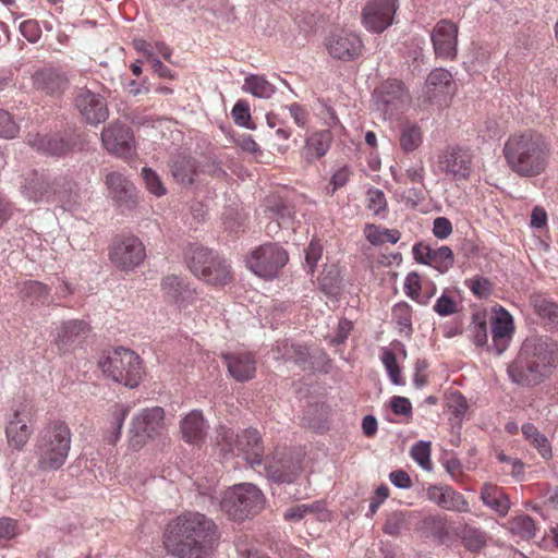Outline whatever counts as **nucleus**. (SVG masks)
<instances>
[{
  "label": "nucleus",
  "mask_w": 558,
  "mask_h": 558,
  "mask_svg": "<svg viewBox=\"0 0 558 558\" xmlns=\"http://www.w3.org/2000/svg\"><path fill=\"white\" fill-rule=\"evenodd\" d=\"M220 537L216 523L205 514L185 511L165 533V548L177 558H209Z\"/></svg>",
  "instance_id": "nucleus-1"
},
{
  "label": "nucleus",
  "mask_w": 558,
  "mask_h": 558,
  "mask_svg": "<svg viewBox=\"0 0 558 558\" xmlns=\"http://www.w3.org/2000/svg\"><path fill=\"white\" fill-rule=\"evenodd\" d=\"M548 151L544 137L531 130L512 134L504 146L507 163L521 177L541 174L547 166Z\"/></svg>",
  "instance_id": "nucleus-2"
},
{
  "label": "nucleus",
  "mask_w": 558,
  "mask_h": 558,
  "mask_svg": "<svg viewBox=\"0 0 558 558\" xmlns=\"http://www.w3.org/2000/svg\"><path fill=\"white\" fill-rule=\"evenodd\" d=\"M71 446V432L62 421L49 423L39 434L36 444L38 468L59 470L65 462Z\"/></svg>",
  "instance_id": "nucleus-3"
},
{
  "label": "nucleus",
  "mask_w": 558,
  "mask_h": 558,
  "mask_svg": "<svg viewBox=\"0 0 558 558\" xmlns=\"http://www.w3.org/2000/svg\"><path fill=\"white\" fill-rule=\"evenodd\" d=\"M264 505L265 498L262 490L251 483L228 488L220 501L221 510L233 521H244L256 515Z\"/></svg>",
  "instance_id": "nucleus-4"
},
{
  "label": "nucleus",
  "mask_w": 558,
  "mask_h": 558,
  "mask_svg": "<svg viewBox=\"0 0 558 558\" xmlns=\"http://www.w3.org/2000/svg\"><path fill=\"white\" fill-rule=\"evenodd\" d=\"M98 365L113 381L130 388L137 387L143 376L141 357L122 347L102 356Z\"/></svg>",
  "instance_id": "nucleus-5"
},
{
  "label": "nucleus",
  "mask_w": 558,
  "mask_h": 558,
  "mask_svg": "<svg viewBox=\"0 0 558 558\" xmlns=\"http://www.w3.org/2000/svg\"><path fill=\"white\" fill-rule=\"evenodd\" d=\"M27 143L39 153L61 157L74 150H83L86 145V138L83 133L69 130L63 134L56 135L28 134Z\"/></svg>",
  "instance_id": "nucleus-6"
},
{
  "label": "nucleus",
  "mask_w": 558,
  "mask_h": 558,
  "mask_svg": "<svg viewBox=\"0 0 558 558\" xmlns=\"http://www.w3.org/2000/svg\"><path fill=\"white\" fill-rule=\"evenodd\" d=\"M219 258L220 256L208 248L196 244L191 245L185 253L190 270L196 277L213 286H225L232 280L231 270L222 267H218L217 271L219 274L215 275L216 277H210L209 268L215 265L219 266Z\"/></svg>",
  "instance_id": "nucleus-7"
},
{
  "label": "nucleus",
  "mask_w": 558,
  "mask_h": 558,
  "mask_svg": "<svg viewBox=\"0 0 558 558\" xmlns=\"http://www.w3.org/2000/svg\"><path fill=\"white\" fill-rule=\"evenodd\" d=\"M23 194L34 202H38L44 197L50 198L51 195H56V201L61 203L62 206L69 210L77 203L76 194L72 193V184L65 179L50 183L44 175L35 174L26 181Z\"/></svg>",
  "instance_id": "nucleus-8"
},
{
  "label": "nucleus",
  "mask_w": 558,
  "mask_h": 558,
  "mask_svg": "<svg viewBox=\"0 0 558 558\" xmlns=\"http://www.w3.org/2000/svg\"><path fill=\"white\" fill-rule=\"evenodd\" d=\"M289 260L287 251L277 243L263 244L254 250L246 263L262 278H274Z\"/></svg>",
  "instance_id": "nucleus-9"
},
{
  "label": "nucleus",
  "mask_w": 558,
  "mask_h": 558,
  "mask_svg": "<svg viewBox=\"0 0 558 558\" xmlns=\"http://www.w3.org/2000/svg\"><path fill=\"white\" fill-rule=\"evenodd\" d=\"M165 411L160 407L143 410L132 421L130 428V446L133 449L141 448L147 438L160 435L165 429Z\"/></svg>",
  "instance_id": "nucleus-10"
},
{
  "label": "nucleus",
  "mask_w": 558,
  "mask_h": 558,
  "mask_svg": "<svg viewBox=\"0 0 558 558\" xmlns=\"http://www.w3.org/2000/svg\"><path fill=\"white\" fill-rule=\"evenodd\" d=\"M373 96L377 110L388 119L402 112L410 104L409 93L398 80H387L375 89Z\"/></svg>",
  "instance_id": "nucleus-11"
},
{
  "label": "nucleus",
  "mask_w": 558,
  "mask_h": 558,
  "mask_svg": "<svg viewBox=\"0 0 558 558\" xmlns=\"http://www.w3.org/2000/svg\"><path fill=\"white\" fill-rule=\"evenodd\" d=\"M473 159L470 148L447 146L438 156V168L454 181H465L472 173Z\"/></svg>",
  "instance_id": "nucleus-12"
},
{
  "label": "nucleus",
  "mask_w": 558,
  "mask_h": 558,
  "mask_svg": "<svg viewBox=\"0 0 558 558\" xmlns=\"http://www.w3.org/2000/svg\"><path fill=\"white\" fill-rule=\"evenodd\" d=\"M145 257V247L138 238L134 235L118 236L112 241L109 258L117 268L132 270L140 266Z\"/></svg>",
  "instance_id": "nucleus-13"
},
{
  "label": "nucleus",
  "mask_w": 558,
  "mask_h": 558,
  "mask_svg": "<svg viewBox=\"0 0 558 558\" xmlns=\"http://www.w3.org/2000/svg\"><path fill=\"white\" fill-rule=\"evenodd\" d=\"M520 353L547 374L558 363V343L547 336L527 338Z\"/></svg>",
  "instance_id": "nucleus-14"
},
{
  "label": "nucleus",
  "mask_w": 558,
  "mask_h": 558,
  "mask_svg": "<svg viewBox=\"0 0 558 558\" xmlns=\"http://www.w3.org/2000/svg\"><path fill=\"white\" fill-rule=\"evenodd\" d=\"M74 107L88 124L97 125L109 117L106 99L86 87L77 88L75 92Z\"/></svg>",
  "instance_id": "nucleus-15"
},
{
  "label": "nucleus",
  "mask_w": 558,
  "mask_h": 558,
  "mask_svg": "<svg viewBox=\"0 0 558 558\" xmlns=\"http://www.w3.org/2000/svg\"><path fill=\"white\" fill-rule=\"evenodd\" d=\"M398 9V0H372L362 11V23L364 27L380 34L393 23Z\"/></svg>",
  "instance_id": "nucleus-16"
},
{
  "label": "nucleus",
  "mask_w": 558,
  "mask_h": 558,
  "mask_svg": "<svg viewBox=\"0 0 558 558\" xmlns=\"http://www.w3.org/2000/svg\"><path fill=\"white\" fill-rule=\"evenodd\" d=\"M105 182L109 196L122 213L131 211L137 206V190L125 175L118 171H112L106 175Z\"/></svg>",
  "instance_id": "nucleus-17"
},
{
  "label": "nucleus",
  "mask_w": 558,
  "mask_h": 558,
  "mask_svg": "<svg viewBox=\"0 0 558 558\" xmlns=\"http://www.w3.org/2000/svg\"><path fill=\"white\" fill-rule=\"evenodd\" d=\"M329 54L338 60L348 62L362 54L364 45L361 37L353 32H339L326 38Z\"/></svg>",
  "instance_id": "nucleus-18"
},
{
  "label": "nucleus",
  "mask_w": 558,
  "mask_h": 558,
  "mask_svg": "<svg viewBox=\"0 0 558 558\" xmlns=\"http://www.w3.org/2000/svg\"><path fill=\"white\" fill-rule=\"evenodd\" d=\"M458 33L457 24L449 20H440L435 25L430 38L437 58L453 60L457 57Z\"/></svg>",
  "instance_id": "nucleus-19"
},
{
  "label": "nucleus",
  "mask_w": 558,
  "mask_h": 558,
  "mask_svg": "<svg viewBox=\"0 0 558 558\" xmlns=\"http://www.w3.org/2000/svg\"><path fill=\"white\" fill-rule=\"evenodd\" d=\"M101 142L109 153L125 157L134 146L133 132L125 123L113 121L104 128Z\"/></svg>",
  "instance_id": "nucleus-20"
},
{
  "label": "nucleus",
  "mask_w": 558,
  "mask_h": 558,
  "mask_svg": "<svg viewBox=\"0 0 558 558\" xmlns=\"http://www.w3.org/2000/svg\"><path fill=\"white\" fill-rule=\"evenodd\" d=\"M90 331L87 322L81 319H72L64 322L59 328L54 338V344L58 352L65 354L74 350L81 344Z\"/></svg>",
  "instance_id": "nucleus-21"
},
{
  "label": "nucleus",
  "mask_w": 558,
  "mask_h": 558,
  "mask_svg": "<svg viewBox=\"0 0 558 558\" xmlns=\"http://www.w3.org/2000/svg\"><path fill=\"white\" fill-rule=\"evenodd\" d=\"M414 259L424 265L432 266L440 272L448 271L454 264L453 252L449 246L433 248L422 242L413 246Z\"/></svg>",
  "instance_id": "nucleus-22"
},
{
  "label": "nucleus",
  "mask_w": 558,
  "mask_h": 558,
  "mask_svg": "<svg viewBox=\"0 0 558 558\" xmlns=\"http://www.w3.org/2000/svg\"><path fill=\"white\" fill-rule=\"evenodd\" d=\"M511 380L518 385L533 387L541 384L548 375L534 362L519 353V356L508 366Z\"/></svg>",
  "instance_id": "nucleus-23"
},
{
  "label": "nucleus",
  "mask_w": 558,
  "mask_h": 558,
  "mask_svg": "<svg viewBox=\"0 0 558 558\" xmlns=\"http://www.w3.org/2000/svg\"><path fill=\"white\" fill-rule=\"evenodd\" d=\"M427 497L439 507L450 511L469 512V502L460 493L449 486H430Z\"/></svg>",
  "instance_id": "nucleus-24"
},
{
  "label": "nucleus",
  "mask_w": 558,
  "mask_h": 558,
  "mask_svg": "<svg viewBox=\"0 0 558 558\" xmlns=\"http://www.w3.org/2000/svg\"><path fill=\"white\" fill-rule=\"evenodd\" d=\"M235 454H242L251 465H259L264 457V446L259 433L248 428L239 434Z\"/></svg>",
  "instance_id": "nucleus-25"
},
{
  "label": "nucleus",
  "mask_w": 558,
  "mask_h": 558,
  "mask_svg": "<svg viewBox=\"0 0 558 558\" xmlns=\"http://www.w3.org/2000/svg\"><path fill=\"white\" fill-rule=\"evenodd\" d=\"M222 359L228 372L236 381L244 383L252 379L256 372V361L251 353H227Z\"/></svg>",
  "instance_id": "nucleus-26"
},
{
  "label": "nucleus",
  "mask_w": 558,
  "mask_h": 558,
  "mask_svg": "<svg viewBox=\"0 0 558 558\" xmlns=\"http://www.w3.org/2000/svg\"><path fill=\"white\" fill-rule=\"evenodd\" d=\"M34 86L48 95L61 96L69 87L66 75L54 69H44L33 75Z\"/></svg>",
  "instance_id": "nucleus-27"
},
{
  "label": "nucleus",
  "mask_w": 558,
  "mask_h": 558,
  "mask_svg": "<svg viewBox=\"0 0 558 558\" xmlns=\"http://www.w3.org/2000/svg\"><path fill=\"white\" fill-rule=\"evenodd\" d=\"M493 348L501 354L508 347L513 332V319L504 308L495 315L490 323Z\"/></svg>",
  "instance_id": "nucleus-28"
},
{
  "label": "nucleus",
  "mask_w": 558,
  "mask_h": 558,
  "mask_svg": "<svg viewBox=\"0 0 558 558\" xmlns=\"http://www.w3.org/2000/svg\"><path fill=\"white\" fill-rule=\"evenodd\" d=\"M301 463L292 458L267 462V477L276 483H292L301 473Z\"/></svg>",
  "instance_id": "nucleus-29"
},
{
  "label": "nucleus",
  "mask_w": 558,
  "mask_h": 558,
  "mask_svg": "<svg viewBox=\"0 0 558 558\" xmlns=\"http://www.w3.org/2000/svg\"><path fill=\"white\" fill-rule=\"evenodd\" d=\"M294 213V207L287 201L276 196L268 197L265 203V214L268 218L277 220L276 225L268 223V232L276 231L277 228L282 226H288L292 221Z\"/></svg>",
  "instance_id": "nucleus-30"
},
{
  "label": "nucleus",
  "mask_w": 558,
  "mask_h": 558,
  "mask_svg": "<svg viewBox=\"0 0 558 558\" xmlns=\"http://www.w3.org/2000/svg\"><path fill=\"white\" fill-rule=\"evenodd\" d=\"M181 433L183 439L193 445L204 441L206 436V424L201 411L193 410L181 421Z\"/></svg>",
  "instance_id": "nucleus-31"
},
{
  "label": "nucleus",
  "mask_w": 558,
  "mask_h": 558,
  "mask_svg": "<svg viewBox=\"0 0 558 558\" xmlns=\"http://www.w3.org/2000/svg\"><path fill=\"white\" fill-rule=\"evenodd\" d=\"M161 288L170 302L183 305L194 298L195 290L191 289L183 279L169 275L162 279Z\"/></svg>",
  "instance_id": "nucleus-32"
},
{
  "label": "nucleus",
  "mask_w": 558,
  "mask_h": 558,
  "mask_svg": "<svg viewBox=\"0 0 558 558\" xmlns=\"http://www.w3.org/2000/svg\"><path fill=\"white\" fill-rule=\"evenodd\" d=\"M454 534L471 553H478L487 545V533L480 527L463 524L454 530Z\"/></svg>",
  "instance_id": "nucleus-33"
},
{
  "label": "nucleus",
  "mask_w": 558,
  "mask_h": 558,
  "mask_svg": "<svg viewBox=\"0 0 558 558\" xmlns=\"http://www.w3.org/2000/svg\"><path fill=\"white\" fill-rule=\"evenodd\" d=\"M332 135L330 131L324 130L312 134L303 148V157L307 162H314L326 155L330 147Z\"/></svg>",
  "instance_id": "nucleus-34"
},
{
  "label": "nucleus",
  "mask_w": 558,
  "mask_h": 558,
  "mask_svg": "<svg viewBox=\"0 0 558 558\" xmlns=\"http://www.w3.org/2000/svg\"><path fill=\"white\" fill-rule=\"evenodd\" d=\"M171 173L178 183L189 186L199 175V167L195 159L187 156H179L171 165Z\"/></svg>",
  "instance_id": "nucleus-35"
},
{
  "label": "nucleus",
  "mask_w": 558,
  "mask_h": 558,
  "mask_svg": "<svg viewBox=\"0 0 558 558\" xmlns=\"http://www.w3.org/2000/svg\"><path fill=\"white\" fill-rule=\"evenodd\" d=\"M9 446L20 450L29 439L32 428L27 425L25 418L21 417L19 412H15L13 420H11L5 429Z\"/></svg>",
  "instance_id": "nucleus-36"
},
{
  "label": "nucleus",
  "mask_w": 558,
  "mask_h": 558,
  "mask_svg": "<svg viewBox=\"0 0 558 558\" xmlns=\"http://www.w3.org/2000/svg\"><path fill=\"white\" fill-rule=\"evenodd\" d=\"M452 86L451 73L442 68L433 70L426 80L429 98H435L439 94H449Z\"/></svg>",
  "instance_id": "nucleus-37"
},
{
  "label": "nucleus",
  "mask_w": 558,
  "mask_h": 558,
  "mask_svg": "<svg viewBox=\"0 0 558 558\" xmlns=\"http://www.w3.org/2000/svg\"><path fill=\"white\" fill-rule=\"evenodd\" d=\"M128 413L129 407L119 403L112 407L110 411L109 426L107 427L104 434V439L109 445H116L117 441L120 439L121 429L125 421V417L128 416Z\"/></svg>",
  "instance_id": "nucleus-38"
},
{
  "label": "nucleus",
  "mask_w": 558,
  "mask_h": 558,
  "mask_svg": "<svg viewBox=\"0 0 558 558\" xmlns=\"http://www.w3.org/2000/svg\"><path fill=\"white\" fill-rule=\"evenodd\" d=\"M481 498L486 506L490 507L501 515H505L510 508L508 497L496 485L490 483L484 484L481 492Z\"/></svg>",
  "instance_id": "nucleus-39"
},
{
  "label": "nucleus",
  "mask_w": 558,
  "mask_h": 558,
  "mask_svg": "<svg viewBox=\"0 0 558 558\" xmlns=\"http://www.w3.org/2000/svg\"><path fill=\"white\" fill-rule=\"evenodd\" d=\"M530 303L539 317L550 324L558 325V304L539 293L532 294Z\"/></svg>",
  "instance_id": "nucleus-40"
},
{
  "label": "nucleus",
  "mask_w": 558,
  "mask_h": 558,
  "mask_svg": "<svg viewBox=\"0 0 558 558\" xmlns=\"http://www.w3.org/2000/svg\"><path fill=\"white\" fill-rule=\"evenodd\" d=\"M242 89L254 97L265 99L270 98L276 90L275 86L265 76L257 74L246 76Z\"/></svg>",
  "instance_id": "nucleus-41"
},
{
  "label": "nucleus",
  "mask_w": 558,
  "mask_h": 558,
  "mask_svg": "<svg viewBox=\"0 0 558 558\" xmlns=\"http://www.w3.org/2000/svg\"><path fill=\"white\" fill-rule=\"evenodd\" d=\"M23 296L32 304L45 305L49 303L50 289L39 281H27L22 289Z\"/></svg>",
  "instance_id": "nucleus-42"
},
{
  "label": "nucleus",
  "mask_w": 558,
  "mask_h": 558,
  "mask_svg": "<svg viewBox=\"0 0 558 558\" xmlns=\"http://www.w3.org/2000/svg\"><path fill=\"white\" fill-rule=\"evenodd\" d=\"M340 272L337 268V266L331 265L329 267H326L320 276L318 277V283L320 287V290L326 295H336L340 288Z\"/></svg>",
  "instance_id": "nucleus-43"
},
{
  "label": "nucleus",
  "mask_w": 558,
  "mask_h": 558,
  "mask_svg": "<svg viewBox=\"0 0 558 558\" xmlns=\"http://www.w3.org/2000/svg\"><path fill=\"white\" fill-rule=\"evenodd\" d=\"M422 143V133L418 126L413 124L403 125L400 134V146L403 151L415 150Z\"/></svg>",
  "instance_id": "nucleus-44"
},
{
  "label": "nucleus",
  "mask_w": 558,
  "mask_h": 558,
  "mask_svg": "<svg viewBox=\"0 0 558 558\" xmlns=\"http://www.w3.org/2000/svg\"><path fill=\"white\" fill-rule=\"evenodd\" d=\"M509 529L513 534L519 535L525 539L534 537L536 531L534 520L526 514H521L513 518L509 522Z\"/></svg>",
  "instance_id": "nucleus-45"
},
{
  "label": "nucleus",
  "mask_w": 558,
  "mask_h": 558,
  "mask_svg": "<svg viewBox=\"0 0 558 558\" xmlns=\"http://www.w3.org/2000/svg\"><path fill=\"white\" fill-rule=\"evenodd\" d=\"M239 442V434H235L231 428L219 426L216 433V445L220 447L223 454H235L236 446Z\"/></svg>",
  "instance_id": "nucleus-46"
},
{
  "label": "nucleus",
  "mask_w": 558,
  "mask_h": 558,
  "mask_svg": "<svg viewBox=\"0 0 558 558\" xmlns=\"http://www.w3.org/2000/svg\"><path fill=\"white\" fill-rule=\"evenodd\" d=\"M366 238L374 245H380L385 243L395 244L400 239V232L398 230L380 229L375 226H368Z\"/></svg>",
  "instance_id": "nucleus-47"
},
{
  "label": "nucleus",
  "mask_w": 558,
  "mask_h": 558,
  "mask_svg": "<svg viewBox=\"0 0 558 558\" xmlns=\"http://www.w3.org/2000/svg\"><path fill=\"white\" fill-rule=\"evenodd\" d=\"M142 177L149 193L157 197L166 195L167 189L163 185V182L151 168L144 167L142 169Z\"/></svg>",
  "instance_id": "nucleus-48"
},
{
  "label": "nucleus",
  "mask_w": 558,
  "mask_h": 558,
  "mask_svg": "<svg viewBox=\"0 0 558 558\" xmlns=\"http://www.w3.org/2000/svg\"><path fill=\"white\" fill-rule=\"evenodd\" d=\"M411 457L415 460L424 470L429 471L432 469L430 461V442L420 440L413 445L411 449Z\"/></svg>",
  "instance_id": "nucleus-49"
},
{
  "label": "nucleus",
  "mask_w": 558,
  "mask_h": 558,
  "mask_svg": "<svg viewBox=\"0 0 558 558\" xmlns=\"http://www.w3.org/2000/svg\"><path fill=\"white\" fill-rule=\"evenodd\" d=\"M407 523L405 513L402 511H393L388 514L386 522L383 526L384 533L398 537Z\"/></svg>",
  "instance_id": "nucleus-50"
},
{
  "label": "nucleus",
  "mask_w": 558,
  "mask_h": 558,
  "mask_svg": "<svg viewBox=\"0 0 558 558\" xmlns=\"http://www.w3.org/2000/svg\"><path fill=\"white\" fill-rule=\"evenodd\" d=\"M381 361L388 372L391 381L398 386L404 385V380L401 376V369L397 364L396 354L391 350H386L383 353Z\"/></svg>",
  "instance_id": "nucleus-51"
},
{
  "label": "nucleus",
  "mask_w": 558,
  "mask_h": 558,
  "mask_svg": "<svg viewBox=\"0 0 558 558\" xmlns=\"http://www.w3.org/2000/svg\"><path fill=\"white\" fill-rule=\"evenodd\" d=\"M465 284L474 295L481 299L488 298L493 292L490 280L482 276H475L466 280Z\"/></svg>",
  "instance_id": "nucleus-52"
},
{
  "label": "nucleus",
  "mask_w": 558,
  "mask_h": 558,
  "mask_svg": "<svg viewBox=\"0 0 558 558\" xmlns=\"http://www.w3.org/2000/svg\"><path fill=\"white\" fill-rule=\"evenodd\" d=\"M231 116L238 125L254 129V125L251 124L250 107L245 100H239L234 105Z\"/></svg>",
  "instance_id": "nucleus-53"
},
{
  "label": "nucleus",
  "mask_w": 558,
  "mask_h": 558,
  "mask_svg": "<svg viewBox=\"0 0 558 558\" xmlns=\"http://www.w3.org/2000/svg\"><path fill=\"white\" fill-rule=\"evenodd\" d=\"M19 132L17 124L13 121L11 114L0 109V136L4 138H13Z\"/></svg>",
  "instance_id": "nucleus-54"
},
{
  "label": "nucleus",
  "mask_w": 558,
  "mask_h": 558,
  "mask_svg": "<svg viewBox=\"0 0 558 558\" xmlns=\"http://www.w3.org/2000/svg\"><path fill=\"white\" fill-rule=\"evenodd\" d=\"M393 312L397 316V323L400 326V331L407 329V333H410L412 331L410 306L407 303H399L395 306Z\"/></svg>",
  "instance_id": "nucleus-55"
},
{
  "label": "nucleus",
  "mask_w": 558,
  "mask_h": 558,
  "mask_svg": "<svg viewBox=\"0 0 558 558\" xmlns=\"http://www.w3.org/2000/svg\"><path fill=\"white\" fill-rule=\"evenodd\" d=\"M323 508L320 502H314L312 505H298L286 511L284 518L287 520H301L308 512H316Z\"/></svg>",
  "instance_id": "nucleus-56"
},
{
  "label": "nucleus",
  "mask_w": 558,
  "mask_h": 558,
  "mask_svg": "<svg viewBox=\"0 0 558 558\" xmlns=\"http://www.w3.org/2000/svg\"><path fill=\"white\" fill-rule=\"evenodd\" d=\"M292 355L291 359L293 362L299 365L303 371L313 368V365L310 361V352L307 347L300 345V344H293L291 345Z\"/></svg>",
  "instance_id": "nucleus-57"
},
{
  "label": "nucleus",
  "mask_w": 558,
  "mask_h": 558,
  "mask_svg": "<svg viewBox=\"0 0 558 558\" xmlns=\"http://www.w3.org/2000/svg\"><path fill=\"white\" fill-rule=\"evenodd\" d=\"M235 546L241 558H269L265 555H259L255 545L248 542L245 536H240L236 539Z\"/></svg>",
  "instance_id": "nucleus-58"
},
{
  "label": "nucleus",
  "mask_w": 558,
  "mask_h": 558,
  "mask_svg": "<svg viewBox=\"0 0 558 558\" xmlns=\"http://www.w3.org/2000/svg\"><path fill=\"white\" fill-rule=\"evenodd\" d=\"M323 247L318 241H311L305 251V263L310 272L314 271L317 262L322 257Z\"/></svg>",
  "instance_id": "nucleus-59"
},
{
  "label": "nucleus",
  "mask_w": 558,
  "mask_h": 558,
  "mask_svg": "<svg viewBox=\"0 0 558 558\" xmlns=\"http://www.w3.org/2000/svg\"><path fill=\"white\" fill-rule=\"evenodd\" d=\"M405 293L418 303L425 304V301L418 300L421 291L420 276L416 272H410L404 281Z\"/></svg>",
  "instance_id": "nucleus-60"
},
{
  "label": "nucleus",
  "mask_w": 558,
  "mask_h": 558,
  "mask_svg": "<svg viewBox=\"0 0 558 558\" xmlns=\"http://www.w3.org/2000/svg\"><path fill=\"white\" fill-rule=\"evenodd\" d=\"M434 311L440 316H448L457 311V303L453 301L451 296L444 293L436 301L434 305Z\"/></svg>",
  "instance_id": "nucleus-61"
},
{
  "label": "nucleus",
  "mask_w": 558,
  "mask_h": 558,
  "mask_svg": "<svg viewBox=\"0 0 558 558\" xmlns=\"http://www.w3.org/2000/svg\"><path fill=\"white\" fill-rule=\"evenodd\" d=\"M433 233L437 239H447L452 233V223L446 217H437L433 222Z\"/></svg>",
  "instance_id": "nucleus-62"
},
{
  "label": "nucleus",
  "mask_w": 558,
  "mask_h": 558,
  "mask_svg": "<svg viewBox=\"0 0 558 558\" xmlns=\"http://www.w3.org/2000/svg\"><path fill=\"white\" fill-rule=\"evenodd\" d=\"M390 408L395 414L409 416L412 414V404L405 397L395 396L390 400Z\"/></svg>",
  "instance_id": "nucleus-63"
},
{
  "label": "nucleus",
  "mask_w": 558,
  "mask_h": 558,
  "mask_svg": "<svg viewBox=\"0 0 558 558\" xmlns=\"http://www.w3.org/2000/svg\"><path fill=\"white\" fill-rule=\"evenodd\" d=\"M390 482L398 488H410L412 481L410 475L403 470H396L389 474Z\"/></svg>",
  "instance_id": "nucleus-64"
}]
</instances>
